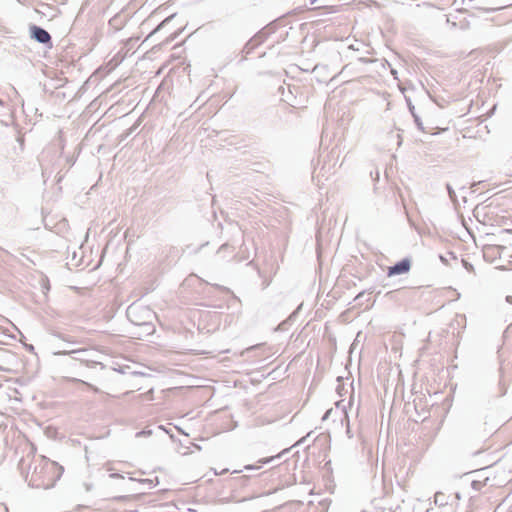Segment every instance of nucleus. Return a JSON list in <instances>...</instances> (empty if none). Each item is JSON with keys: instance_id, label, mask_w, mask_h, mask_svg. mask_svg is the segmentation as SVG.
I'll return each mask as SVG.
<instances>
[{"instance_id": "1", "label": "nucleus", "mask_w": 512, "mask_h": 512, "mask_svg": "<svg viewBox=\"0 0 512 512\" xmlns=\"http://www.w3.org/2000/svg\"><path fill=\"white\" fill-rule=\"evenodd\" d=\"M18 468L29 486L39 489L52 488L64 471L62 466L45 456H36L32 448L20 459Z\"/></svg>"}, {"instance_id": "2", "label": "nucleus", "mask_w": 512, "mask_h": 512, "mask_svg": "<svg viewBox=\"0 0 512 512\" xmlns=\"http://www.w3.org/2000/svg\"><path fill=\"white\" fill-rule=\"evenodd\" d=\"M129 321L137 326H150L155 313L147 306L139 303H132L126 311Z\"/></svg>"}, {"instance_id": "3", "label": "nucleus", "mask_w": 512, "mask_h": 512, "mask_svg": "<svg viewBox=\"0 0 512 512\" xmlns=\"http://www.w3.org/2000/svg\"><path fill=\"white\" fill-rule=\"evenodd\" d=\"M234 251H235V249L232 245L225 243L219 247L216 254L218 257H220L223 260H225L226 258H228L229 256L232 255V259L235 262H241L248 258V256H245V255L240 256L239 254H234Z\"/></svg>"}, {"instance_id": "4", "label": "nucleus", "mask_w": 512, "mask_h": 512, "mask_svg": "<svg viewBox=\"0 0 512 512\" xmlns=\"http://www.w3.org/2000/svg\"><path fill=\"white\" fill-rule=\"evenodd\" d=\"M411 268V260L409 258H404L401 261L397 262L393 266L388 268V276L400 275L410 271Z\"/></svg>"}, {"instance_id": "5", "label": "nucleus", "mask_w": 512, "mask_h": 512, "mask_svg": "<svg viewBox=\"0 0 512 512\" xmlns=\"http://www.w3.org/2000/svg\"><path fill=\"white\" fill-rule=\"evenodd\" d=\"M30 31H31V37L34 40H36L37 42H39L41 44H50L51 43L50 34L42 27L33 25V26H31Z\"/></svg>"}, {"instance_id": "6", "label": "nucleus", "mask_w": 512, "mask_h": 512, "mask_svg": "<svg viewBox=\"0 0 512 512\" xmlns=\"http://www.w3.org/2000/svg\"><path fill=\"white\" fill-rule=\"evenodd\" d=\"M70 354L73 355V359L77 360V361H80V362H85V363H93V364H99L98 362L94 361V360H91L89 358V354H91V351L88 350V349H78V350H73L70 352Z\"/></svg>"}, {"instance_id": "7", "label": "nucleus", "mask_w": 512, "mask_h": 512, "mask_svg": "<svg viewBox=\"0 0 512 512\" xmlns=\"http://www.w3.org/2000/svg\"><path fill=\"white\" fill-rule=\"evenodd\" d=\"M263 38H264V35L263 33H259L257 34L254 38H252L247 44H246V48L247 49H253L255 46H257L258 44H260L262 41H263Z\"/></svg>"}, {"instance_id": "8", "label": "nucleus", "mask_w": 512, "mask_h": 512, "mask_svg": "<svg viewBox=\"0 0 512 512\" xmlns=\"http://www.w3.org/2000/svg\"><path fill=\"white\" fill-rule=\"evenodd\" d=\"M101 371H102V378L104 380H110L112 379L114 376H116V371L113 370V369H106L104 366L101 365L100 367Z\"/></svg>"}, {"instance_id": "9", "label": "nucleus", "mask_w": 512, "mask_h": 512, "mask_svg": "<svg viewBox=\"0 0 512 512\" xmlns=\"http://www.w3.org/2000/svg\"><path fill=\"white\" fill-rule=\"evenodd\" d=\"M435 504L444 506L447 504L446 496L442 492H437L434 496Z\"/></svg>"}, {"instance_id": "10", "label": "nucleus", "mask_w": 512, "mask_h": 512, "mask_svg": "<svg viewBox=\"0 0 512 512\" xmlns=\"http://www.w3.org/2000/svg\"><path fill=\"white\" fill-rule=\"evenodd\" d=\"M446 188H447V191H448V194H449V197H450L451 201L453 203H456L457 202V197H456V193H455L454 189L451 187L450 184H447Z\"/></svg>"}, {"instance_id": "11", "label": "nucleus", "mask_w": 512, "mask_h": 512, "mask_svg": "<svg viewBox=\"0 0 512 512\" xmlns=\"http://www.w3.org/2000/svg\"><path fill=\"white\" fill-rule=\"evenodd\" d=\"M319 9L327 10V13H336L339 11L338 6H335V5H329V6L327 5V6L319 7Z\"/></svg>"}, {"instance_id": "12", "label": "nucleus", "mask_w": 512, "mask_h": 512, "mask_svg": "<svg viewBox=\"0 0 512 512\" xmlns=\"http://www.w3.org/2000/svg\"><path fill=\"white\" fill-rule=\"evenodd\" d=\"M151 434H152L151 430H142V431L136 433V437H146V436H150Z\"/></svg>"}, {"instance_id": "13", "label": "nucleus", "mask_w": 512, "mask_h": 512, "mask_svg": "<svg viewBox=\"0 0 512 512\" xmlns=\"http://www.w3.org/2000/svg\"><path fill=\"white\" fill-rule=\"evenodd\" d=\"M83 384H85L87 387H89L92 391L96 392V393H100L102 392L98 387L90 384V383H87V382H84L82 381Z\"/></svg>"}, {"instance_id": "14", "label": "nucleus", "mask_w": 512, "mask_h": 512, "mask_svg": "<svg viewBox=\"0 0 512 512\" xmlns=\"http://www.w3.org/2000/svg\"><path fill=\"white\" fill-rule=\"evenodd\" d=\"M413 118H414V121H415V123L417 124L418 128H419L420 130H423L422 122L420 121L419 116H418V115H414V117H413Z\"/></svg>"}, {"instance_id": "15", "label": "nucleus", "mask_w": 512, "mask_h": 512, "mask_svg": "<svg viewBox=\"0 0 512 512\" xmlns=\"http://www.w3.org/2000/svg\"><path fill=\"white\" fill-rule=\"evenodd\" d=\"M408 107H409V111L411 112L413 117H414V115H417L415 113V107L410 102L408 103Z\"/></svg>"}, {"instance_id": "16", "label": "nucleus", "mask_w": 512, "mask_h": 512, "mask_svg": "<svg viewBox=\"0 0 512 512\" xmlns=\"http://www.w3.org/2000/svg\"><path fill=\"white\" fill-rule=\"evenodd\" d=\"M301 307H302V304H300V305L298 306V308H297V310H296L295 312H293L292 314H290V316H289L290 321L292 320V318H293V317H295V316H296L297 312L301 309Z\"/></svg>"}, {"instance_id": "17", "label": "nucleus", "mask_w": 512, "mask_h": 512, "mask_svg": "<svg viewBox=\"0 0 512 512\" xmlns=\"http://www.w3.org/2000/svg\"><path fill=\"white\" fill-rule=\"evenodd\" d=\"M346 433L348 435L349 438H352V435L350 434L351 433V430H350V426H349V421L347 420V428H346Z\"/></svg>"}, {"instance_id": "18", "label": "nucleus", "mask_w": 512, "mask_h": 512, "mask_svg": "<svg viewBox=\"0 0 512 512\" xmlns=\"http://www.w3.org/2000/svg\"><path fill=\"white\" fill-rule=\"evenodd\" d=\"M312 489L309 487V484H307L305 487H304V492L307 494V495H310Z\"/></svg>"}, {"instance_id": "19", "label": "nucleus", "mask_w": 512, "mask_h": 512, "mask_svg": "<svg viewBox=\"0 0 512 512\" xmlns=\"http://www.w3.org/2000/svg\"><path fill=\"white\" fill-rule=\"evenodd\" d=\"M480 484H481V483H480V482H478V481H473V482H472V487H473L474 489H478V488H479V486H480Z\"/></svg>"}, {"instance_id": "20", "label": "nucleus", "mask_w": 512, "mask_h": 512, "mask_svg": "<svg viewBox=\"0 0 512 512\" xmlns=\"http://www.w3.org/2000/svg\"><path fill=\"white\" fill-rule=\"evenodd\" d=\"M293 503H303V500H302V499H292V500H290V506H291Z\"/></svg>"}, {"instance_id": "21", "label": "nucleus", "mask_w": 512, "mask_h": 512, "mask_svg": "<svg viewBox=\"0 0 512 512\" xmlns=\"http://www.w3.org/2000/svg\"><path fill=\"white\" fill-rule=\"evenodd\" d=\"M284 92H285L284 86L283 85L279 86L278 93H280L281 95H284Z\"/></svg>"}, {"instance_id": "22", "label": "nucleus", "mask_w": 512, "mask_h": 512, "mask_svg": "<svg viewBox=\"0 0 512 512\" xmlns=\"http://www.w3.org/2000/svg\"><path fill=\"white\" fill-rule=\"evenodd\" d=\"M285 324H286V320H284L282 323H280V325L278 326V329L284 330Z\"/></svg>"}, {"instance_id": "23", "label": "nucleus", "mask_w": 512, "mask_h": 512, "mask_svg": "<svg viewBox=\"0 0 512 512\" xmlns=\"http://www.w3.org/2000/svg\"><path fill=\"white\" fill-rule=\"evenodd\" d=\"M244 468H245V470H252V469H257L258 467H255V466H252V465H247Z\"/></svg>"}, {"instance_id": "24", "label": "nucleus", "mask_w": 512, "mask_h": 512, "mask_svg": "<svg viewBox=\"0 0 512 512\" xmlns=\"http://www.w3.org/2000/svg\"><path fill=\"white\" fill-rule=\"evenodd\" d=\"M306 481H307V477L304 476V475H301L300 476V482L302 483V482H306Z\"/></svg>"}, {"instance_id": "25", "label": "nucleus", "mask_w": 512, "mask_h": 512, "mask_svg": "<svg viewBox=\"0 0 512 512\" xmlns=\"http://www.w3.org/2000/svg\"><path fill=\"white\" fill-rule=\"evenodd\" d=\"M298 489H299V487H297V486L295 485V487H294L293 491H290V494H293V495H294V494H296Z\"/></svg>"}, {"instance_id": "26", "label": "nucleus", "mask_w": 512, "mask_h": 512, "mask_svg": "<svg viewBox=\"0 0 512 512\" xmlns=\"http://www.w3.org/2000/svg\"><path fill=\"white\" fill-rule=\"evenodd\" d=\"M273 459H274V457H271V458H269V459L261 460L260 462H261V463H267V462H269V461H272Z\"/></svg>"}, {"instance_id": "27", "label": "nucleus", "mask_w": 512, "mask_h": 512, "mask_svg": "<svg viewBox=\"0 0 512 512\" xmlns=\"http://www.w3.org/2000/svg\"><path fill=\"white\" fill-rule=\"evenodd\" d=\"M506 301L510 304H512V296H507Z\"/></svg>"}, {"instance_id": "28", "label": "nucleus", "mask_w": 512, "mask_h": 512, "mask_svg": "<svg viewBox=\"0 0 512 512\" xmlns=\"http://www.w3.org/2000/svg\"><path fill=\"white\" fill-rule=\"evenodd\" d=\"M168 20H169V18H167V19L163 20V22L159 25L158 29H159L160 27H162V26H163V25H164Z\"/></svg>"}, {"instance_id": "29", "label": "nucleus", "mask_w": 512, "mask_h": 512, "mask_svg": "<svg viewBox=\"0 0 512 512\" xmlns=\"http://www.w3.org/2000/svg\"><path fill=\"white\" fill-rule=\"evenodd\" d=\"M297 445H298V442H297V443H295L294 445L290 446V450H292V449L296 448V447H297Z\"/></svg>"}, {"instance_id": "30", "label": "nucleus", "mask_w": 512, "mask_h": 512, "mask_svg": "<svg viewBox=\"0 0 512 512\" xmlns=\"http://www.w3.org/2000/svg\"><path fill=\"white\" fill-rule=\"evenodd\" d=\"M440 259L442 262H444V263L446 262V259L443 256H440Z\"/></svg>"}, {"instance_id": "31", "label": "nucleus", "mask_w": 512, "mask_h": 512, "mask_svg": "<svg viewBox=\"0 0 512 512\" xmlns=\"http://www.w3.org/2000/svg\"><path fill=\"white\" fill-rule=\"evenodd\" d=\"M0 334H4V329L0 327Z\"/></svg>"}, {"instance_id": "32", "label": "nucleus", "mask_w": 512, "mask_h": 512, "mask_svg": "<svg viewBox=\"0 0 512 512\" xmlns=\"http://www.w3.org/2000/svg\"><path fill=\"white\" fill-rule=\"evenodd\" d=\"M318 0H310L311 4H315Z\"/></svg>"}, {"instance_id": "33", "label": "nucleus", "mask_w": 512, "mask_h": 512, "mask_svg": "<svg viewBox=\"0 0 512 512\" xmlns=\"http://www.w3.org/2000/svg\"><path fill=\"white\" fill-rule=\"evenodd\" d=\"M102 385H103L104 387H106V388H108V387H109L105 382H103V383H102Z\"/></svg>"}, {"instance_id": "34", "label": "nucleus", "mask_w": 512, "mask_h": 512, "mask_svg": "<svg viewBox=\"0 0 512 512\" xmlns=\"http://www.w3.org/2000/svg\"><path fill=\"white\" fill-rule=\"evenodd\" d=\"M293 476H294V481L296 483L297 482V476H296V474H294Z\"/></svg>"}, {"instance_id": "35", "label": "nucleus", "mask_w": 512, "mask_h": 512, "mask_svg": "<svg viewBox=\"0 0 512 512\" xmlns=\"http://www.w3.org/2000/svg\"><path fill=\"white\" fill-rule=\"evenodd\" d=\"M288 449H284L281 454H285Z\"/></svg>"}, {"instance_id": "36", "label": "nucleus", "mask_w": 512, "mask_h": 512, "mask_svg": "<svg viewBox=\"0 0 512 512\" xmlns=\"http://www.w3.org/2000/svg\"><path fill=\"white\" fill-rule=\"evenodd\" d=\"M391 72L393 75H396V73H397L395 70H392Z\"/></svg>"}]
</instances>
